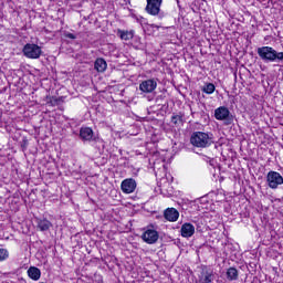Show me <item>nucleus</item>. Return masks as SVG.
<instances>
[{"label":"nucleus","mask_w":283,"mask_h":283,"mask_svg":"<svg viewBox=\"0 0 283 283\" xmlns=\"http://www.w3.org/2000/svg\"><path fill=\"white\" fill-rule=\"evenodd\" d=\"M180 233L182 238H191L193 233H196V227L191 223H184L180 229Z\"/></svg>","instance_id":"13"},{"label":"nucleus","mask_w":283,"mask_h":283,"mask_svg":"<svg viewBox=\"0 0 283 283\" xmlns=\"http://www.w3.org/2000/svg\"><path fill=\"white\" fill-rule=\"evenodd\" d=\"M160 6H163V0H147L146 12L151 17H158L160 14Z\"/></svg>","instance_id":"6"},{"label":"nucleus","mask_w":283,"mask_h":283,"mask_svg":"<svg viewBox=\"0 0 283 283\" xmlns=\"http://www.w3.org/2000/svg\"><path fill=\"white\" fill-rule=\"evenodd\" d=\"M64 36H65V39H71L72 41H74L76 39L74 33H70V32H64Z\"/></svg>","instance_id":"24"},{"label":"nucleus","mask_w":283,"mask_h":283,"mask_svg":"<svg viewBox=\"0 0 283 283\" xmlns=\"http://www.w3.org/2000/svg\"><path fill=\"white\" fill-rule=\"evenodd\" d=\"M80 138L84 143H90L94 140V130L90 127H82L80 129Z\"/></svg>","instance_id":"11"},{"label":"nucleus","mask_w":283,"mask_h":283,"mask_svg":"<svg viewBox=\"0 0 283 283\" xmlns=\"http://www.w3.org/2000/svg\"><path fill=\"white\" fill-rule=\"evenodd\" d=\"M27 275L30 277V280L39 282V280H41V269L36 266H30L27 271Z\"/></svg>","instance_id":"14"},{"label":"nucleus","mask_w":283,"mask_h":283,"mask_svg":"<svg viewBox=\"0 0 283 283\" xmlns=\"http://www.w3.org/2000/svg\"><path fill=\"white\" fill-rule=\"evenodd\" d=\"M216 120H223L224 125H233V115L227 106H220L214 109Z\"/></svg>","instance_id":"2"},{"label":"nucleus","mask_w":283,"mask_h":283,"mask_svg":"<svg viewBox=\"0 0 283 283\" xmlns=\"http://www.w3.org/2000/svg\"><path fill=\"white\" fill-rule=\"evenodd\" d=\"M226 275H227V279L229 280V282H233V281L238 280V277H239L238 269L229 268L227 270Z\"/></svg>","instance_id":"19"},{"label":"nucleus","mask_w":283,"mask_h":283,"mask_svg":"<svg viewBox=\"0 0 283 283\" xmlns=\"http://www.w3.org/2000/svg\"><path fill=\"white\" fill-rule=\"evenodd\" d=\"M214 280L213 270L203 266L199 275V283H211Z\"/></svg>","instance_id":"10"},{"label":"nucleus","mask_w":283,"mask_h":283,"mask_svg":"<svg viewBox=\"0 0 283 283\" xmlns=\"http://www.w3.org/2000/svg\"><path fill=\"white\" fill-rule=\"evenodd\" d=\"M256 53L264 63H275V49L272 46H261L256 50Z\"/></svg>","instance_id":"5"},{"label":"nucleus","mask_w":283,"mask_h":283,"mask_svg":"<svg viewBox=\"0 0 283 283\" xmlns=\"http://www.w3.org/2000/svg\"><path fill=\"white\" fill-rule=\"evenodd\" d=\"M94 69L96 72H105V70H107V62L105 59L98 57L94 63Z\"/></svg>","instance_id":"18"},{"label":"nucleus","mask_w":283,"mask_h":283,"mask_svg":"<svg viewBox=\"0 0 283 283\" xmlns=\"http://www.w3.org/2000/svg\"><path fill=\"white\" fill-rule=\"evenodd\" d=\"M136 179L134 178H127L124 179L120 184V189L123 193H134L136 191Z\"/></svg>","instance_id":"9"},{"label":"nucleus","mask_w":283,"mask_h":283,"mask_svg":"<svg viewBox=\"0 0 283 283\" xmlns=\"http://www.w3.org/2000/svg\"><path fill=\"white\" fill-rule=\"evenodd\" d=\"M190 143L193 147L207 149L213 145V134L206 132H195L190 137Z\"/></svg>","instance_id":"1"},{"label":"nucleus","mask_w":283,"mask_h":283,"mask_svg":"<svg viewBox=\"0 0 283 283\" xmlns=\"http://www.w3.org/2000/svg\"><path fill=\"white\" fill-rule=\"evenodd\" d=\"M35 224L40 231H50L52 227V222L48 219H35Z\"/></svg>","instance_id":"16"},{"label":"nucleus","mask_w":283,"mask_h":283,"mask_svg":"<svg viewBox=\"0 0 283 283\" xmlns=\"http://www.w3.org/2000/svg\"><path fill=\"white\" fill-rule=\"evenodd\" d=\"M158 238H160V235L158 234V231L154 229H147L142 234V240H144L146 244H156V242H158Z\"/></svg>","instance_id":"8"},{"label":"nucleus","mask_w":283,"mask_h":283,"mask_svg":"<svg viewBox=\"0 0 283 283\" xmlns=\"http://www.w3.org/2000/svg\"><path fill=\"white\" fill-rule=\"evenodd\" d=\"M22 54L27 59H41V54H43V50L39 44L27 43L22 49Z\"/></svg>","instance_id":"3"},{"label":"nucleus","mask_w":283,"mask_h":283,"mask_svg":"<svg viewBox=\"0 0 283 283\" xmlns=\"http://www.w3.org/2000/svg\"><path fill=\"white\" fill-rule=\"evenodd\" d=\"M202 92H205V94H213L216 92V85L213 83H208L203 86Z\"/></svg>","instance_id":"20"},{"label":"nucleus","mask_w":283,"mask_h":283,"mask_svg":"<svg viewBox=\"0 0 283 283\" xmlns=\"http://www.w3.org/2000/svg\"><path fill=\"white\" fill-rule=\"evenodd\" d=\"M158 87V82L156 80L150 78V80H145L139 84V90L144 94H151L153 92L156 91Z\"/></svg>","instance_id":"7"},{"label":"nucleus","mask_w":283,"mask_h":283,"mask_svg":"<svg viewBox=\"0 0 283 283\" xmlns=\"http://www.w3.org/2000/svg\"><path fill=\"white\" fill-rule=\"evenodd\" d=\"M170 123L175 126V127H182V125H185V114L182 113H174L170 119Z\"/></svg>","instance_id":"15"},{"label":"nucleus","mask_w":283,"mask_h":283,"mask_svg":"<svg viewBox=\"0 0 283 283\" xmlns=\"http://www.w3.org/2000/svg\"><path fill=\"white\" fill-rule=\"evenodd\" d=\"M212 196H216L214 198L216 202H222V200H224V195L222 192L220 193L212 192Z\"/></svg>","instance_id":"23"},{"label":"nucleus","mask_w":283,"mask_h":283,"mask_svg":"<svg viewBox=\"0 0 283 283\" xmlns=\"http://www.w3.org/2000/svg\"><path fill=\"white\" fill-rule=\"evenodd\" d=\"M117 36L122 39V41H132L134 39V30L125 31V30H117Z\"/></svg>","instance_id":"17"},{"label":"nucleus","mask_w":283,"mask_h":283,"mask_svg":"<svg viewBox=\"0 0 283 283\" xmlns=\"http://www.w3.org/2000/svg\"><path fill=\"white\" fill-rule=\"evenodd\" d=\"M164 218L168 220V222H176L178 218H180V212H178L176 208H168L164 212Z\"/></svg>","instance_id":"12"},{"label":"nucleus","mask_w":283,"mask_h":283,"mask_svg":"<svg viewBox=\"0 0 283 283\" xmlns=\"http://www.w3.org/2000/svg\"><path fill=\"white\" fill-rule=\"evenodd\" d=\"M266 185L270 189H277L283 185V176L275 170L269 171L266 175Z\"/></svg>","instance_id":"4"},{"label":"nucleus","mask_w":283,"mask_h":283,"mask_svg":"<svg viewBox=\"0 0 283 283\" xmlns=\"http://www.w3.org/2000/svg\"><path fill=\"white\" fill-rule=\"evenodd\" d=\"M146 30L148 31V32H157L158 30H160V27L159 25H157V24H148L147 25V28H146Z\"/></svg>","instance_id":"22"},{"label":"nucleus","mask_w":283,"mask_h":283,"mask_svg":"<svg viewBox=\"0 0 283 283\" xmlns=\"http://www.w3.org/2000/svg\"><path fill=\"white\" fill-rule=\"evenodd\" d=\"M8 258H10V252L8 251V249L0 248V262H6Z\"/></svg>","instance_id":"21"}]
</instances>
